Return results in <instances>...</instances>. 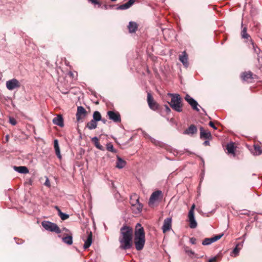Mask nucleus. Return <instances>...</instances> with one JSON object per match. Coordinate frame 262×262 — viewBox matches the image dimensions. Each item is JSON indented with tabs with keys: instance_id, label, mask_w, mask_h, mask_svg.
Instances as JSON below:
<instances>
[{
	"instance_id": "2f4dec72",
	"label": "nucleus",
	"mask_w": 262,
	"mask_h": 262,
	"mask_svg": "<svg viewBox=\"0 0 262 262\" xmlns=\"http://www.w3.org/2000/svg\"><path fill=\"white\" fill-rule=\"evenodd\" d=\"M62 241L68 245H71L73 243L72 236V235H67L62 238Z\"/></svg>"
},
{
	"instance_id": "b1692460",
	"label": "nucleus",
	"mask_w": 262,
	"mask_h": 262,
	"mask_svg": "<svg viewBox=\"0 0 262 262\" xmlns=\"http://www.w3.org/2000/svg\"><path fill=\"white\" fill-rule=\"evenodd\" d=\"M139 202V196L136 193L132 194L130 196V204L134 205Z\"/></svg>"
},
{
	"instance_id": "c03bdc74",
	"label": "nucleus",
	"mask_w": 262,
	"mask_h": 262,
	"mask_svg": "<svg viewBox=\"0 0 262 262\" xmlns=\"http://www.w3.org/2000/svg\"><path fill=\"white\" fill-rule=\"evenodd\" d=\"M164 107L165 108L166 112L167 113H169L170 112L171 110H170V108L167 105H165Z\"/></svg>"
},
{
	"instance_id": "20e7f679",
	"label": "nucleus",
	"mask_w": 262,
	"mask_h": 262,
	"mask_svg": "<svg viewBox=\"0 0 262 262\" xmlns=\"http://www.w3.org/2000/svg\"><path fill=\"white\" fill-rule=\"evenodd\" d=\"M42 227L47 230L55 232L56 233H60L61 230L58 226L55 223L49 221H43L41 223Z\"/></svg>"
},
{
	"instance_id": "7c9ffc66",
	"label": "nucleus",
	"mask_w": 262,
	"mask_h": 262,
	"mask_svg": "<svg viewBox=\"0 0 262 262\" xmlns=\"http://www.w3.org/2000/svg\"><path fill=\"white\" fill-rule=\"evenodd\" d=\"M93 119L92 120L97 122L101 120L102 117L100 112L98 111H95L93 113Z\"/></svg>"
},
{
	"instance_id": "2eb2a0df",
	"label": "nucleus",
	"mask_w": 262,
	"mask_h": 262,
	"mask_svg": "<svg viewBox=\"0 0 262 262\" xmlns=\"http://www.w3.org/2000/svg\"><path fill=\"white\" fill-rule=\"evenodd\" d=\"M241 36L242 38L244 39H245V42L250 41V42H252V38L250 36V35L247 33V28L244 27L242 32H241Z\"/></svg>"
},
{
	"instance_id": "6ab92c4d",
	"label": "nucleus",
	"mask_w": 262,
	"mask_h": 262,
	"mask_svg": "<svg viewBox=\"0 0 262 262\" xmlns=\"http://www.w3.org/2000/svg\"><path fill=\"white\" fill-rule=\"evenodd\" d=\"M135 2V0H129L128 2L125 4L120 5L117 9L125 10L130 8Z\"/></svg>"
},
{
	"instance_id": "49530a36",
	"label": "nucleus",
	"mask_w": 262,
	"mask_h": 262,
	"mask_svg": "<svg viewBox=\"0 0 262 262\" xmlns=\"http://www.w3.org/2000/svg\"><path fill=\"white\" fill-rule=\"evenodd\" d=\"M45 185L47 186H50V182L48 179L46 180V182L45 183Z\"/></svg>"
},
{
	"instance_id": "393cba45",
	"label": "nucleus",
	"mask_w": 262,
	"mask_h": 262,
	"mask_svg": "<svg viewBox=\"0 0 262 262\" xmlns=\"http://www.w3.org/2000/svg\"><path fill=\"white\" fill-rule=\"evenodd\" d=\"M15 171L21 173H27L29 172L28 169L26 166H14Z\"/></svg>"
},
{
	"instance_id": "9d476101",
	"label": "nucleus",
	"mask_w": 262,
	"mask_h": 262,
	"mask_svg": "<svg viewBox=\"0 0 262 262\" xmlns=\"http://www.w3.org/2000/svg\"><path fill=\"white\" fill-rule=\"evenodd\" d=\"M87 115V112L85 108L81 106H78L77 113L76 114V119L78 122H79L81 120L83 119Z\"/></svg>"
},
{
	"instance_id": "473e14b6",
	"label": "nucleus",
	"mask_w": 262,
	"mask_h": 262,
	"mask_svg": "<svg viewBox=\"0 0 262 262\" xmlns=\"http://www.w3.org/2000/svg\"><path fill=\"white\" fill-rule=\"evenodd\" d=\"M106 149L108 151H111L112 152H113V153L116 152V150H115L114 148L113 145L112 144V143H108L106 144Z\"/></svg>"
},
{
	"instance_id": "dca6fc26",
	"label": "nucleus",
	"mask_w": 262,
	"mask_h": 262,
	"mask_svg": "<svg viewBox=\"0 0 262 262\" xmlns=\"http://www.w3.org/2000/svg\"><path fill=\"white\" fill-rule=\"evenodd\" d=\"M54 124L57 125L60 127L63 126V119L61 115H58L53 120Z\"/></svg>"
},
{
	"instance_id": "a19ab883",
	"label": "nucleus",
	"mask_w": 262,
	"mask_h": 262,
	"mask_svg": "<svg viewBox=\"0 0 262 262\" xmlns=\"http://www.w3.org/2000/svg\"><path fill=\"white\" fill-rule=\"evenodd\" d=\"M190 241L192 244H195L196 243V239L194 237H191L190 239Z\"/></svg>"
},
{
	"instance_id": "a211bd4d",
	"label": "nucleus",
	"mask_w": 262,
	"mask_h": 262,
	"mask_svg": "<svg viewBox=\"0 0 262 262\" xmlns=\"http://www.w3.org/2000/svg\"><path fill=\"white\" fill-rule=\"evenodd\" d=\"M127 27L129 32L132 33H135L137 31L138 28V25L134 21H130Z\"/></svg>"
},
{
	"instance_id": "4468645a",
	"label": "nucleus",
	"mask_w": 262,
	"mask_h": 262,
	"mask_svg": "<svg viewBox=\"0 0 262 262\" xmlns=\"http://www.w3.org/2000/svg\"><path fill=\"white\" fill-rule=\"evenodd\" d=\"M179 60L182 62L183 65L185 67H188V55L186 53V52L184 51L182 52V55H180L179 57Z\"/></svg>"
},
{
	"instance_id": "c9c22d12",
	"label": "nucleus",
	"mask_w": 262,
	"mask_h": 262,
	"mask_svg": "<svg viewBox=\"0 0 262 262\" xmlns=\"http://www.w3.org/2000/svg\"><path fill=\"white\" fill-rule=\"evenodd\" d=\"M251 45H252L254 52L255 53L258 54L260 51V49L259 48H258L257 47H256V46L254 45V43L253 41L251 42Z\"/></svg>"
},
{
	"instance_id": "de8ad7c7",
	"label": "nucleus",
	"mask_w": 262,
	"mask_h": 262,
	"mask_svg": "<svg viewBox=\"0 0 262 262\" xmlns=\"http://www.w3.org/2000/svg\"><path fill=\"white\" fill-rule=\"evenodd\" d=\"M204 145L207 146V145H209V142L208 141H205L204 142Z\"/></svg>"
},
{
	"instance_id": "f3484780",
	"label": "nucleus",
	"mask_w": 262,
	"mask_h": 262,
	"mask_svg": "<svg viewBox=\"0 0 262 262\" xmlns=\"http://www.w3.org/2000/svg\"><path fill=\"white\" fill-rule=\"evenodd\" d=\"M242 79L246 81H249L253 79V74L251 72H245L241 74Z\"/></svg>"
},
{
	"instance_id": "37998d69",
	"label": "nucleus",
	"mask_w": 262,
	"mask_h": 262,
	"mask_svg": "<svg viewBox=\"0 0 262 262\" xmlns=\"http://www.w3.org/2000/svg\"><path fill=\"white\" fill-rule=\"evenodd\" d=\"M209 126H210L211 127L213 128L214 129H217L216 127L214 125L213 122H212L211 121L209 122Z\"/></svg>"
},
{
	"instance_id": "cd10ccee",
	"label": "nucleus",
	"mask_w": 262,
	"mask_h": 262,
	"mask_svg": "<svg viewBox=\"0 0 262 262\" xmlns=\"http://www.w3.org/2000/svg\"><path fill=\"white\" fill-rule=\"evenodd\" d=\"M97 122L93 120H91L86 124V127H88L90 130L95 129L97 127Z\"/></svg>"
},
{
	"instance_id": "1a4fd4ad",
	"label": "nucleus",
	"mask_w": 262,
	"mask_h": 262,
	"mask_svg": "<svg viewBox=\"0 0 262 262\" xmlns=\"http://www.w3.org/2000/svg\"><path fill=\"white\" fill-rule=\"evenodd\" d=\"M107 116L110 120L115 123L120 122L121 121V116L119 112L113 111H108L107 112Z\"/></svg>"
},
{
	"instance_id": "79ce46f5",
	"label": "nucleus",
	"mask_w": 262,
	"mask_h": 262,
	"mask_svg": "<svg viewBox=\"0 0 262 262\" xmlns=\"http://www.w3.org/2000/svg\"><path fill=\"white\" fill-rule=\"evenodd\" d=\"M217 257H214L213 258H210L208 260V262H216Z\"/></svg>"
},
{
	"instance_id": "4c0bfd02",
	"label": "nucleus",
	"mask_w": 262,
	"mask_h": 262,
	"mask_svg": "<svg viewBox=\"0 0 262 262\" xmlns=\"http://www.w3.org/2000/svg\"><path fill=\"white\" fill-rule=\"evenodd\" d=\"M195 207V206L193 204L192 205V206L191 207V209H190V210L189 211L188 214H190L191 213H192V214H194V210Z\"/></svg>"
},
{
	"instance_id": "bb28decb",
	"label": "nucleus",
	"mask_w": 262,
	"mask_h": 262,
	"mask_svg": "<svg viewBox=\"0 0 262 262\" xmlns=\"http://www.w3.org/2000/svg\"><path fill=\"white\" fill-rule=\"evenodd\" d=\"M92 141L94 143V144H95V146L99 149L101 150H104V147H103V146H102L101 145H100L99 142V139L97 137H95L94 138H93L92 139Z\"/></svg>"
},
{
	"instance_id": "c756f323",
	"label": "nucleus",
	"mask_w": 262,
	"mask_h": 262,
	"mask_svg": "<svg viewBox=\"0 0 262 262\" xmlns=\"http://www.w3.org/2000/svg\"><path fill=\"white\" fill-rule=\"evenodd\" d=\"M253 153L255 155H259L262 154V149L258 144H254Z\"/></svg>"
},
{
	"instance_id": "ddd939ff",
	"label": "nucleus",
	"mask_w": 262,
	"mask_h": 262,
	"mask_svg": "<svg viewBox=\"0 0 262 262\" xmlns=\"http://www.w3.org/2000/svg\"><path fill=\"white\" fill-rule=\"evenodd\" d=\"M200 137L205 139H210L212 137L210 132L207 130H205L203 127L200 128Z\"/></svg>"
},
{
	"instance_id": "aec40b11",
	"label": "nucleus",
	"mask_w": 262,
	"mask_h": 262,
	"mask_svg": "<svg viewBox=\"0 0 262 262\" xmlns=\"http://www.w3.org/2000/svg\"><path fill=\"white\" fill-rule=\"evenodd\" d=\"M189 221L190 222L189 226L191 228H195L197 226V223L194 219V214L191 213L188 214Z\"/></svg>"
},
{
	"instance_id": "ea45409f",
	"label": "nucleus",
	"mask_w": 262,
	"mask_h": 262,
	"mask_svg": "<svg viewBox=\"0 0 262 262\" xmlns=\"http://www.w3.org/2000/svg\"><path fill=\"white\" fill-rule=\"evenodd\" d=\"M10 122L11 124L13 125H16L17 122L16 121V120L13 118H10Z\"/></svg>"
},
{
	"instance_id": "f8f14e48",
	"label": "nucleus",
	"mask_w": 262,
	"mask_h": 262,
	"mask_svg": "<svg viewBox=\"0 0 262 262\" xmlns=\"http://www.w3.org/2000/svg\"><path fill=\"white\" fill-rule=\"evenodd\" d=\"M171 228V219L166 218L164 221L163 225L162 226V230L163 233H165L169 231Z\"/></svg>"
},
{
	"instance_id": "412c9836",
	"label": "nucleus",
	"mask_w": 262,
	"mask_h": 262,
	"mask_svg": "<svg viewBox=\"0 0 262 262\" xmlns=\"http://www.w3.org/2000/svg\"><path fill=\"white\" fill-rule=\"evenodd\" d=\"M197 131H198V129H197L196 127L194 125L192 124L188 127V129H187L186 130H185L184 133L185 134H188V135H190V134L193 135V134H196L197 133Z\"/></svg>"
},
{
	"instance_id": "f03ea898",
	"label": "nucleus",
	"mask_w": 262,
	"mask_h": 262,
	"mask_svg": "<svg viewBox=\"0 0 262 262\" xmlns=\"http://www.w3.org/2000/svg\"><path fill=\"white\" fill-rule=\"evenodd\" d=\"M145 243V234L144 229L141 225L138 223L135 227L134 232V244L137 250L140 251L144 248Z\"/></svg>"
},
{
	"instance_id": "39448f33",
	"label": "nucleus",
	"mask_w": 262,
	"mask_h": 262,
	"mask_svg": "<svg viewBox=\"0 0 262 262\" xmlns=\"http://www.w3.org/2000/svg\"><path fill=\"white\" fill-rule=\"evenodd\" d=\"M163 197L162 192L161 190L154 191L150 195L148 205L150 207H154L155 203L160 200Z\"/></svg>"
},
{
	"instance_id": "09e8293b",
	"label": "nucleus",
	"mask_w": 262,
	"mask_h": 262,
	"mask_svg": "<svg viewBox=\"0 0 262 262\" xmlns=\"http://www.w3.org/2000/svg\"><path fill=\"white\" fill-rule=\"evenodd\" d=\"M55 208L58 211V214H59V211H61V210L59 209V208L58 206H55Z\"/></svg>"
},
{
	"instance_id": "9b49d317",
	"label": "nucleus",
	"mask_w": 262,
	"mask_h": 262,
	"mask_svg": "<svg viewBox=\"0 0 262 262\" xmlns=\"http://www.w3.org/2000/svg\"><path fill=\"white\" fill-rule=\"evenodd\" d=\"M185 99L188 102V103L191 106L194 110L198 112L199 111V109L198 107V102L191 98L188 94H187L185 97Z\"/></svg>"
},
{
	"instance_id": "a18cd8bd",
	"label": "nucleus",
	"mask_w": 262,
	"mask_h": 262,
	"mask_svg": "<svg viewBox=\"0 0 262 262\" xmlns=\"http://www.w3.org/2000/svg\"><path fill=\"white\" fill-rule=\"evenodd\" d=\"M186 252L188 254H194V252L191 250H186Z\"/></svg>"
},
{
	"instance_id": "6e6552de",
	"label": "nucleus",
	"mask_w": 262,
	"mask_h": 262,
	"mask_svg": "<svg viewBox=\"0 0 262 262\" xmlns=\"http://www.w3.org/2000/svg\"><path fill=\"white\" fill-rule=\"evenodd\" d=\"M147 101L148 104L149 108L153 110L156 111L158 110L159 105L158 103L154 100L153 97L150 93H147Z\"/></svg>"
},
{
	"instance_id": "72a5a7b5",
	"label": "nucleus",
	"mask_w": 262,
	"mask_h": 262,
	"mask_svg": "<svg viewBox=\"0 0 262 262\" xmlns=\"http://www.w3.org/2000/svg\"><path fill=\"white\" fill-rule=\"evenodd\" d=\"M212 243H213V241H212V238H206L203 240L202 244L203 245H208Z\"/></svg>"
},
{
	"instance_id": "58836bf2",
	"label": "nucleus",
	"mask_w": 262,
	"mask_h": 262,
	"mask_svg": "<svg viewBox=\"0 0 262 262\" xmlns=\"http://www.w3.org/2000/svg\"><path fill=\"white\" fill-rule=\"evenodd\" d=\"M239 249L238 248L237 246H236V247L233 249V253L235 254V256H236L239 252Z\"/></svg>"
},
{
	"instance_id": "f704fd0d",
	"label": "nucleus",
	"mask_w": 262,
	"mask_h": 262,
	"mask_svg": "<svg viewBox=\"0 0 262 262\" xmlns=\"http://www.w3.org/2000/svg\"><path fill=\"white\" fill-rule=\"evenodd\" d=\"M59 216L60 217L62 220H66L69 217V215L68 214L64 213L61 211H59Z\"/></svg>"
},
{
	"instance_id": "603ef678",
	"label": "nucleus",
	"mask_w": 262,
	"mask_h": 262,
	"mask_svg": "<svg viewBox=\"0 0 262 262\" xmlns=\"http://www.w3.org/2000/svg\"><path fill=\"white\" fill-rule=\"evenodd\" d=\"M6 139H7V140H8V136H6Z\"/></svg>"
},
{
	"instance_id": "0eeeda50",
	"label": "nucleus",
	"mask_w": 262,
	"mask_h": 262,
	"mask_svg": "<svg viewBox=\"0 0 262 262\" xmlns=\"http://www.w3.org/2000/svg\"><path fill=\"white\" fill-rule=\"evenodd\" d=\"M6 88L8 90L12 91L15 89H18L20 87V83L19 81L13 78L11 80L7 81L6 83Z\"/></svg>"
},
{
	"instance_id": "a878e982",
	"label": "nucleus",
	"mask_w": 262,
	"mask_h": 262,
	"mask_svg": "<svg viewBox=\"0 0 262 262\" xmlns=\"http://www.w3.org/2000/svg\"><path fill=\"white\" fill-rule=\"evenodd\" d=\"M126 165V162L122 160L120 157L117 156V160L116 162V167L118 168H122Z\"/></svg>"
},
{
	"instance_id": "8fccbe9b",
	"label": "nucleus",
	"mask_w": 262,
	"mask_h": 262,
	"mask_svg": "<svg viewBox=\"0 0 262 262\" xmlns=\"http://www.w3.org/2000/svg\"><path fill=\"white\" fill-rule=\"evenodd\" d=\"M100 121H102V122L104 123V124H105L106 123V121L107 120L105 119H102L101 118V120Z\"/></svg>"
},
{
	"instance_id": "5701e85b",
	"label": "nucleus",
	"mask_w": 262,
	"mask_h": 262,
	"mask_svg": "<svg viewBox=\"0 0 262 262\" xmlns=\"http://www.w3.org/2000/svg\"><path fill=\"white\" fill-rule=\"evenodd\" d=\"M54 146L56 152V155L58 157L59 159L61 158V155L60 154V151L59 148V146L58 144V141L57 139H55L54 141Z\"/></svg>"
},
{
	"instance_id": "423d86ee",
	"label": "nucleus",
	"mask_w": 262,
	"mask_h": 262,
	"mask_svg": "<svg viewBox=\"0 0 262 262\" xmlns=\"http://www.w3.org/2000/svg\"><path fill=\"white\" fill-rule=\"evenodd\" d=\"M84 242L83 248L86 249L89 248L93 242V234L91 231L86 230L85 234H84L82 237Z\"/></svg>"
},
{
	"instance_id": "f257e3e1",
	"label": "nucleus",
	"mask_w": 262,
	"mask_h": 262,
	"mask_svg": "<svg viewBox=\"0 0 262 262\" xmlns=\"http://www.w3.org/2000/svg\"><path fill=\"white\" fill-rule=\"evenodd\" d=\"M133 234L134 231L132 228L127 226H123L121 228L119 237L120 249L127 250L133 247Z\"/></svg>"
},
{
	"instance_id": "c85d7f7f",
	"label": "nucleus",
	"mask_w": 262,
	"mask_h": 262,
	"mask_svg": "<svg viewBox=\"0 0 262 262\" xmlns=\"http://www.w3.org/2000/svg\"><path fill=\"white\" fill-rule=\"evenodd\" d=\"M226 149L229 154H231L235 156V147L233 143L227 144Z\"/></svg>"
},
{
	"instance_id": "4be33fe9",
	"label": "nucleus",
	"mask_w": 262,
	"mask_h": 262,
	"mask_svg": "<svg viewBox=\"0 0 262 262\" xmlns=\"http://www.w3.org/2000/svg\"><path fill=\"white\" fill-rule=\"evenodd\" d=\"M132 209L135 213H138L140 212L143 208V205L140 202L132 205Z\"/></svg>"
},
{
	"instance_id": "e433bc0d",
	"label": "nucleus",
	"mask_w": 262,
	"mask_h": 262,
	"mask_svg": "<svg viewBox=\"0 0 262 262\" xmlns=\"http://www.w3.org/2000/svg\"><path fill=\"white\" fill-rule=\"evenodd\" d=\"M223 235V234L215 235V236L212 237V241H213V242H214L220 239L222 237Z\"/></svg>"
},
{
	"instance_id": "3c124183",
	"label": "nucleus",
	"mask_w": 262,
	"mask_h": 262,
	"mask_svg": "<svg viewBox=\"0 0 262 262\" xmlns=\"http://www.w3.org/2000/svg\"><path fill=\"white\" fill-rule=\"evenodd\" d=\"M111 1H112V2H115V1H116L117 0H111Z\"/></svg>"
},
{
	"instance_id": "7ed1b4c3",
	"label": "nucleus",
	"mask_w": 262,
	"mask_h": 262,
	"mask_svg": "<svg viewBox=\"0 0 262 262\" xmlns=\"http://www.w3.org/2000/svg\"><path fill=\"white\" fill-rule=\"evenodd\" d=\"M167 96L171 98L170 102H168L170 107L177 112H181L183 111L182 98L179 94H167Z\"/></svg>"
}]
</instances>
